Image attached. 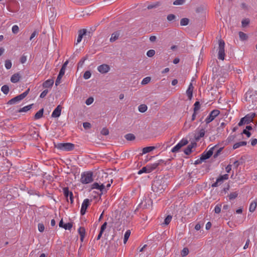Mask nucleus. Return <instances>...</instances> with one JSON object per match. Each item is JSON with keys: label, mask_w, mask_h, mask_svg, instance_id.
<instances>
[{"label": "nucleus", "mask_w": 257, "mask_h": 257, "mask_svg": "<svg viewBox=\"0 0 257 257\" xmlns=\"http://www.w3.org/2000/svg\"><path fill=\"white\" fill-rule=\"evenodd\" d=\"M81 182L83 184L90 183L93 181V173L91 172H83L81 175Z\"/></svg>", "instance_id": "f257e3e1"}, {"label": "nucleus", "mask_w": 257, "mask_h": 257, "mask_svg": "<svg viewBox=\"0 0 257 257\" xmlns=\"http://www.w3.org/2000/svg\"><path fill=\"white\" fill-rule=\"evenodd\" d=\"M29 90L30 89H28L27 90H26L25 92H24L23 93L21 94L20 95H19L14 97L13 98L11 99V100H10L8 101V104L12 105V104H16V103L20 102L21 100H22L25 97H26V96L28 94Z\"/></svg>", "instance_id": "f03ea898"}, {"label": "nucleus", "mask_w": 257, "mask_h": 257, "mask_svg": "<svg viewBox=\"0 0 257 257\" xmlns=\"http://www.w3.org/2000/svg\"><path fill=\"white\" fill-rule=\"evenodd\" d=\"M255 116L254 113H251L246 114L245 116L241 118L238 123V126H242L244 124H249L253 121V119Z\"/></svg>", "instance_id": "7ed1b4c3"}, {"label": "nucleus", "mask_w": 257, "mask_h": 257, "mask_svg": "<svg viewBox=\"0 0 257 257\" xmlns=\"http://www.w3.org/2000/svg\"><path fill=\"white\" fill-rule=\"evenodd\" d=\"M219 46L218 49V58L219 60H223L225 57L224 46L225 43L223 41L220 40L219 41Z\"/></svg>", "instance_id": "20e7f679"}, {"label": "nucleus", "mask_w": 257, "mask_h": 257, "mask_svg": "<svg viewBox=\"0 0 257 257\" xmlns=\"http://www.w3.org/2000/svg\"><path fill=\"white\" fill-rule=\"evenodd\" d=\"M57 148L64 151H70L74 148V145L70 143H60L57 146Z\"/></svg>", "instance_id": "39448f33"}, {"label": "nucleus", "mask_w": 257, "mask_h": 257, "mask_svg": "<svg viewBox=\"0 0 257 257\" xmlns=\"http://www.w3.org/2000/svg\"><path fill=\"white\" fill-rule=\"evenodd\" d=\"M152 205V201L149 198H143V200L139 204V206L140 208L143 209L150 208Z\"/></svg>", "instance_id": "423d86ee"}, {"label": "nucleus", "mask_w": 257, "mask_h": 257, "mask_svg": "<svg viewBox=\"0 0 257 257\" xmlns=\"http://www.w3.org/2000/svg\"><path fill=\"white\" fill-rule=\"evenodd\" d=\"M220 113V111L218 109H214L210 112L209 115L206 118L205 121L207 124L213 121L215 118Z\"/></svg>", "instance_id": "0eeeda50"}, {"label": "nucleus", "mask_w": 257, "mask_h": 257, "mask_svg": "<svg viewBox=\"0 0 257 257\" xmlns=\"http://www.w3.org/2000/svg\"><path fill=\"white\" fill-rule=\"evenodd\" d=\"M228 179V175L226 174L220 176L216 180L215 182L213 183L211 185L212 187H216L219 185H221L224 180H227Z\"/></svg>", "instance_id": "6e6552de"}, {"label": "nucleus", "mask_w": 257, "mask_h": 257, "mask_svg": "<svg viewBox=\"0 0 257 257\" xmlns=\"http://www.w3.org/2000/svg\"><path fill=\"white\" fill-rule=\"evenodd\" d=\"M216 146H213L209 149L207 151L204 152L200 157L201 161H204L207 159H209L213 154V150Z\"/></svg>", "instance_id": "1a4fd4ad"}, {"label": "nucleus", "mask_w": 257, "mask_h": 257, "mask_svg": "<svg viewBox=\"0 0 257 257\" xmlns=\"http://www.w3.org/2000/svg\"><path fill=\"white\" fill-rule=\"evenodd\" d=\"M63 193L67 199V201L70 200L71 204L73 203V195L72 192L69 191L68 187H65L63 189Z\"/></svg>", "instance_id": "9d476101"}, {"label": "nucleus", "mask_w": 257, "mask_h": 257, "mask_svg": "<svg viewBox=\"0 0 257 257\" xmlns=\"http://www.w3.org/2000/svg\"><path fill=\"white\" fill-rule=\"evenodd\" d=\"M90 200L88 199H85L83 200L81 207L80 213L82 215L85 214L86 209L89 205Z\"/></svg>", "instance_id": "9b49d317"}, {"label": "nucleus", "mask_w": 257, "mask_h": 257, "mask_svg": "<svg viewBox=\"0 0 257 257\" xmlns=\"http://www.w3.org/2000/svg\"><path fill=\"white\" fill-rule=\"evenodd\" d=\"M110 70V67L107 64H102L97 67V70L101 74L107 73Z\"/></svg>", "instance_id": "f8f14e48"}, {"label": "nucleus", "mask_w": 257, "mask_h": 257, "mask_svg": "<svg viewBox=\"0 0 257 257\" xmlns=\"http://www.w3.org/2000/svg\"><path fill=\"white\" fill-rule=\"evenodd\" d=\"M62 107L60 105H58L53 110L51 116L52 117L57 118L60 116L61 113Z\"/></svg>", "instance_id": "ddd939ff"}, {"label": "nucleus", "mask_w": 257, "mask_h": 257, "mask_svg": "<svg viewBox=\"0 0 257 257\" xmlns=\"http://www.w3.org/2000/svg\"><path fill=\"white\" fill-rule=\"evenodd\" d=\"M205 134V128H201L196 133L195 139L196 141L199 140L201 138L203 137Z\"/></svg>", "instance_id": "4468645a"}, {"label": "nucleus", "mask_w": 257, "mask_h": 257, "mask_svg": "<svg viewBox=\"0 0 257 257\" xmlns=\"http://www.w3.org/2000/svg\"><path fill=\"white\" fill-rule=\"evenodd\" d=\"M164 162V161L163 160H159L156 162L148 164V166L149 167V169L150 170V172H152L153 170H154L155 169H156L158 166L161 163Z\"/></svg>", "instance_id": "2eb2a0df"}, {"label": "nucleus", "mask_w": 257, "mask_h": 257, "mask_svg": "<svg viewBox=\"0 0 257 257\" xmlns=\"http://www.w3.org/2000/svg\"><path fill=\"white\" fill-rule=\"evenodd\" d=\"M87 34V31L85 29L80 30L78 32V36L76 40V44L79 43L82 39L84 35H86Z\"/></svg>", "instance_id": "dca6fc26"}, {"label": "nucleus", "mask_w": 257, "mask_h": 257, "mask_svg": "<svg viewBox=\"0 0 257 257\" xmlns=\"http://www.w3.org/2000/svg\"><path fill=\"white\" fill-rule=\"evenodd\" d=\"M65 72V71H63V70H62L60 69L59 74H58L57 78L56 79V80L55 81V85L56 86L58 85L60 83L62 77L64 75Z\"/></svg>", "instance_id": "f3484780"}, {"label": "nucleus", "mask_w": 257, "mask_h": 257, "mask_svg": "<svg viewBox=\"0 0 257 257\" xmlns=\"http://www.w3.org/2000/svg\"><path fill=\"white\" fill-rule=\"evenodd\" d=\"M53 84V80L48 79L43 83V87L44 88H51Z\"/></svg>", "instance_id": "a211bd4d"}, {"label": "nucleus", "mask_w": 257, "mask_h": 257, "mask_svg": "<svg viewBox=\"0 0 257 257\" xmlns=\"http://www.w3.org/2000/svg\"><path fill=\"white\" fill-rule=\"evenodd\" d=\"M78 231L80 236V240L82 242L85 235V229L84 227H80Z\"/></svg>", "instance_id": "6ab92c4d"}, {"label": "nucleus", "mask_w": 257, "mask_h": 257, "mask_svg": "<svg viewBox=\"0 0 257 257\" xmlns=\"http://www.w3.org/2000/svg\"><path fill=\"white\" fill-rule=\"evenodd\" d=\"M151 173L150 170L149 169V167L147 165L146 166L143 167L141 170H140L138 174L139 175H141L143 173Z\"/></svg>", "instance_id": "aec40b11"}, {"label": "nucleus", "mask_w": 257, "mask_h": 257, "mask_svg": "<svg viewBox=\"0 0 257 257\" xmlns=\"http://www.w3.org/2000/svg\"><path fill=\"white\" fill-rule=\"evenodd\" d=\"M193 87L192 84H190L186 91V94L190 99L192 97Z\"/></svg>", "instance_id": "412c9836"}, {"label": "nucleus", "mask_w": 257, "mask_h": 257, "mask_svg": "<svg viewBox=\"0 0 257 257\" xmlns=\"http://www.w3.org/2000/svg\"><path fill=\"white\" fill-rule=\"evenodd\" d=\"M20 78V75L18 73H16L12 76L11 81L13 83H17L19 81Z\"/></svg>", "instance_id": "4be33fe9"}, {"label": "nucleus", "mask_w": 257, "mask_h": 257, "mask_svg": "<svg viewBox=\"0 0 257 257\" xmlns=\"http://www.w3.org/2000/svg\"><path fill=\"white\" fill-rule=\"evenodd\" d=\"M246 142L245 141H241L235 143L233 146V149H236L240 147L244 146L246 145Z\"/></svg>", "instance_id": "5701e85b"}, {"label": "nucleus", "mask_w": 257, "mask_h": 257, "mask_svg": "<svg viewBox=\"0 0 257 257\" xmlns=\"http://www.w3.org/2000/svg\"><path fill=\"white\" fill-rule=\"evenodd\" d=\"M155 149V147L150 146L145 147L142 150V154H145L153 151Z\"/></svg>", "instance_id": "b1692460"}, {"label": "nucleus", "mask_w": 257, "mask_h": 257, "mask_svg": "<svg viewBox=\"0 0 257 257\" xmlns=\"http://www.w3.org/2000/svg\"><path fill=\"white\" fill-rule=\"evenodd\" d=\"M119 36V33L118 32H115L112 34L111 37L110 38V41L111 42H113L117 39H118Z\"/></svg>", "instance_id": "393cba45"}, {"label": "nucleus", "mask_w": 257, "mask_h": 257, "mask_svg": "<svg viewBox=\"0 0 257 257\" xmlns=\"http://www.w3.org/2000/svg\"><path fill=\"white\" fill-rule=\"evenodd\" d=\"M44 112L43 108L40 109L35 115L34 117L35 119H38L41 118L43 116Z\"/></svg>", "instance_id": "a878e982"}, {"label": "nucleus", "mask_w": 257, "mask_h": 257, "mask_svg": "<svg viewBox=\"0 0 257 257\" xmlns=\"http://www.w3.org/2000/svg\"><path fill=\"white\" fill-rule=\"evenodd\" d=\"M257 203L256 201L252 202L249 205V211L250 212H253L256 207Z\"/></svg>", "instance_id": "bb28decb"}, {"label": "nucleus", "mask_w": 257, "mask_h": 257, "mask_svg": "<svg viewBox=\"0 0 257 257\" xmlns=\"http://www.w3.org/2000/svg\"><path fill=\"white\" fill-rule=\"evenodd\" d=\"M147 106L145 104H141L138 107V110L141 112H145L147 110Z\"/></svg>", "instance_id": "cd10ccee"}, {"label": "nucleus", "mask_w": 257, "mask_h": 257, "mask_svg": "<svg viewBox=\"0 0 257 257\" xmlns=\"http://www.w3.org/2000/svg\"><path fill=\"white\" fill-rule=\"evenodd\" d=\"M182 148L181 145L178 143L176 145H175L173 148H172L171 151L173 153H176L179 151V150Z\"/></svg>", "instance_id": "c85d7f7f"}, {"label": "nucleus", "mask_w": 257, "mask_h": 257, "mask_svg": "<svg viewBox=\"0 0 257 257\" xmlns=\"http://www.w3.org/2000/svg\"><path fill=\"white\" fill-rule=\"evenodd\" d=\"M1 91L5 94H7L9 92V87L8 85H3L1 88Z\"/></svg>", "instance_id": "c756f323"}, {"label": "nucleus", "mask_w": 257, "mask_h": 257, "mask_svg": "<svg viewBox=\"0 0 257 257\" xmlns=\"http://www.w3.org/2000/svg\"><path fill=\"white\" fill-rule=\"evenodd\" d=\"M193 148L192 146L189 145L184 150V152L186 155H189L192 152V149Z\"/></svg>", "instance_id": "7c9ffc66"}, {"label": "nucleus", "mask_w": 257, "mask_h": 257, "mask_svg": "<svg viewBox=\"0 0 257 257\" xmlns=\"http://www.w3.org/2000/svg\"><path fill=\"white\" fill-rule=\"evenodd\" d=\"M32 108V105H28L23 107L19 110L20 112H27Z\"/></svg>", "instance_id": "2f4dec72"}, {"label": "nucleus", "mask_w": 257, "mask_h": 257, "mask_svg": "<svg viewBox=\"0 0 257 257\" xmlns=\"http://www.w3.org/2000/svg\"><path fill=\"white\" fill-rule=\"evenodd\" d=\"M189 20L187 18H183L180 21V25L182 26H186L188 24Z\"/></svg>", "instance_id": "473e14b6"}, {"label": "nucleus", "mask_w": 257, "mask_h": 257, "mask_svg": "<svg viewBox=\"0 0 257 257\" xmlns=\"http://www.w3.org/2000/svg\"><path fill=\"white\" fill-rule=\"evenodd\" d=\"M125 138L128 141H133L135 140V137L133 134H127L125 136Z\"/></svg>", "instance_id": "72a5a7b5"}, {"label": "nucleus", "mask_w": 257, "mask_h": 257, "mask_svg": "<svg viewBox=\"0 0 257 257\" xmlns=\"http://www.w3.org/2000/svg\"><path fill=\"white\" fill-rule=\"evenodd\" d=\"M250 22L249 19H244L241 21V25L243 27L247 26Z\"/></svg>", "instance_id": "f704fd0d"}, {"label": "nucleus", "mask_w": 257, "mask_h": 257, "mask_svg": "<svg viewBox=\"0 0 257 257\" xmlns=\"http://www.w3.org/2000/svg\"><path fill=\"white\" fill-rule=\"evenodd\" d=\"M159 5V3L156 2V3L148 5L147 6V8L148 10H150V9H152L155 8H156Z\"/></svg>", "instance_id": "c9c22d12"}, {"label": "nucleus", "mask_w": 257, "mask_h": 257, "mask_svg": "<svg viewBox=\"0 0 257 257\" xmlns=\"http://www.w3.org/2000/svg\"><path fill=\"white\" fill-rule=\"evenodd\" d=\"M237 196L238 193L237 192L230 193V194L229 195V199L230 200L234 199L235 198H236Z\"/></svg>", "instance_id": "e433bc0d"}, {"label": "nucleus", "mask_w": 257, "mask_h": 257, "mask_svg": "<svg viewBox=\"0 0 257 257\" xmlns=\"http://www.w3.org/2000/svg\"><path fill=\"white\" fill-rule=\"evenodd\" d=\"M172 217L171 215H168L164 220V224L165 225H168L169 224L170 221H171Z\"/></svg>", "instance_id": "4c0bfd02"}, {"label": "nucleus", "mask_w": 257, "mask_h": 257, "mask_svg": "<svg viewBox=\"0 0 257 257\" xmlns=\"http://www.w3.org/2000/svg\"><path fill=\"white\" fill-rule=\"evenodd\" d=\"M151 81V78L150 77H146L144 78L142 81V84L145 85L149 83Z\"/></svg>", "instance_id": "58836bf2"}, {"label": "nucleus", "mask_w": 257, "mask_h": 257, "mask_svg": "<svg viewBox=\"0 0 257 257\" xmlns=\"http://www.w3.org/2000/svg\"><path fill=\"white\" fill-rule=\"evenodd\" d=\"M91 76V73L90 71H86L84 73L83 78L85 79H88L89 78H90Z\"/></svg>", "instance_id": "ea45409f"}, {"label": "nucleus", "mask_w": 257, "mask_h": 257, "mask_svg": "<svg viewBox=\"0 0 257 257\" xmlns=\"http://www.w3.org/2000/svg\"><path fill=\"white\" fill-rule=\"evenodd\" d=\"M239 37L240 39L242 40H245L247 38V35L245 33H244L243 32H239Z\"/></svg>", "instance_id": "a19ab883"}, {"label": "nucleus", "mask_w": 257, "mask_h": 257, "mask_svg": "<svg viewBox=\"0 0 257 257\" xmlns=\"http://www.w3.org/2000/svg\"><path fill=\"white\" fill-rule=\"evenodd\" d=\"M19 28L17 25H14L12 27V31L14 34H17L19 32Z\"/></svg>", "instance_id": "79ce46f5"}, {"label": "nucleus", "mask_w": 257, "mask_h": 257, "mask_svg": "<svg viewBox=\"0 0 257 257\" xmlns=\"http://www.w3.org/2000/svg\"><path fill=\"white\" fill-rule=\"evenodd\" d=\"M188 253H189L188 249L186 247H185L181 251V254L182 256H186L188 254Z\"/></svg>", "instance_id": "37998d69"}, {"label": "nucleus", "mask_w": 257, "mask_h": 257, "mask_svg": "<svg viewBox=\"0 0 257 257\" xmlns=\"http://www.w3.org/2000/svg\"><path fill=\"white\" fill-rule=\"evenodd\" d=\"M72 227V224L71 223H67L64 224V226H63V228L65 229H68L70 230Z\"/></svg>", "instance_id": "c03bdc74"}, {"label": "nucleus", "mask_w": 257, "mask_h": 257, "mask_svg": "<svg viewBox=\"0 0 257 257\" xmlns=\"http://www.w3.org/2000/svg\"><path fill=\"white\" fill-rule=\"evenodd\" d=\"M200 104L199 101H196L194 104V111H197L200 109Z\"/></svg>", "instance_id": "a18cd8bd"}, {"label": "nucleus", "mask_w": 257, "mask_h": 257, "mask_svg": "<svg viewBox=\"0 0 257 257\" xmlns=\"http://www.w3.org/2000/svg\"><path fill=\"white\" fill-rule=\"evenodd\" d=\"M185 0H175L173 2V5H182L185 3Z\"/></svg>", "instance_id": "49530a36"}, {"label": "nucleus", "mask_w": 257, "mask_h": 257, "mask_svg": "<svg viewBox=\"0 0 257 257\" xmlns=\"http://www.w3.org/2000/svg\"><path fill=\"white\" fill-rule=\"evenodd\" d=\"M155 51L154 50H153V49H151L147 52V55L149 57H153L155 55Z\"/></svg>", "instance_id": "de8ad7c7"}, {"label": "nucleus", "mask_w": 257, "mask_h": 257, "mask_svg": "<svg viewBox=\"0 0 257 257\" xmlns=\"http://www.w3.org/2000/svg\"><path fill=\"white\" fill-rule=\"evenodd\" d=\"M188 142L186 139H182L178 143L181 145L182 147L188 144Z\"/></svg>", "instance_id": "09e8293b"}, {"label": "nucleus", "mask_w": 257, "mask_h": 257, "mask_svg": "<svg viewBox=\"0 0 257 257\" xmlns=\"http://www.w3.org/2000/svg\"><path fill=\"white\" fill-rule=\"evenodd\" d=\"M5 67L7 69H10L12 67V63L10 60L6 61Z\"/></svg>", "instance_id": "8fccbe9b"}, {"label": "nucleus", "mask_w": 257, "mask_h": 257, "mask_svg": "<svg viewBox=\"0 0 257 257\" xmlns=\"http://www.w3.org/2000/svg\"><path fill=\"white\" fill-rule=\"evenodd\" d=\"M221 205H217L214 208V212L216 213H219L221 211Z\"/></svg>", "instance_id": "3c124183"}, {"label": "nucleus", "mask_w": 257, "mask_h": 257, "mask_svg": "<svg viewBox=\"0 0 257 257\" xmlns=\"http://www.w3.org/2000/svg\"><path fill=\"white\" fill-rule=\"evenodd\" d=\"M38 227V230L40 232H42L44 231V230L45 229V227L43 223H39Z\"/></svg>", "instance_id": "603ef678"}, {"label": "nucleus", "mask_w": 257, "mask_h": 257, "mask_svg": "<svg viewBox=\"0 0 257 257\" xmlns=\"http://www.w3.org/2000/svg\"><path fill=\"white\" fill-rule=\"evenodd\" d=\"M94 101V99H93V98L92 97H89L88 98H87L85 101V103L87 105H90L91 104H92L93 103Z\"/></svg>", "instance_id": "864d4df0"}, {"label": "nucleus", "mask_w": 257, "mask_h": 257, "mask_svg": "<svg viewBox=\"0 0 257 257\" xmlns=\"http://www.w3.org/2000/svg\"><path fill=\"white\" fill-rule=\"evenodd\" d=\"M48 93V90L45 89L42 92V93L40 94V97L41 98H44L47 93Z\"/></svg>", "instance_id": "5fc2aeb1"}, {"label": "nucleus", "mask_w": 257, "mask_h": 257, "mask_svg": "<svg viewBox=\"0 0 257 257\" xmlns=\"http://www.w3.org/2000/svg\"><path fill=\"white\" fill-rule=\"evenodd\" d=\"M27 56L23 55L22 56V57L20 58V62L22 64H24L27 61Z\"/></svg>", "instance_id": "6e6d98bb"}, {"label": "nucleus", "mask_w": 257, "mask_h": 257, "mask_svg": "<svg viewBox=\"0 0 257 257\" xmlns=\"http://www.w3.org/2000/svg\"><path fill=\"white\" fill-rule=\"evenodd\" d=\"M92 189H96L99 190L100 185L98 183H94L92 185Z\"/></svg>", "instance_id": "4d7b16f0"}, {"label": "nucleus", "mask_w": 257, "mask_h": 257, "mask_svg": "<svg viewBox=\"0 0 257 257\" xmlns=\"http://www.w3.org/2000/svg\"><path fill=\"white\" fill-rule=\"evenodd\" d=\"M175 17H176L174 15L170 14V15H168V16H167V20L169 21H171L174 20L175 19Z\"/></svg>", "instance_id": "13d9d810"}, {"label": "nucleus", "mask_w": 257, "mask_h": 257, "mask_svg": "<svg viewBox=\"0 0 257 257\" xmlns=\"http://www.w3.org/2000/svg\"><path fill=\"white\" fill-rule=\"evenodd\" d=\"M83 126L85 129H88L91 127V124L89 122H83Z\"/></svg>", "instance_id": "bf43d9fd"}, {"label": "nucleus", "mask_w": 257, "mask_h": 257, "mask_svg": "<svg viewBox=\"0 0 257 257\" xmlns=\"http://www.w3.org/2000/svg\"><path fill=\"white\" fill-rule=\"evenodd\" d=\"M107 222H105L101 226V228H100V231L101 232H103V231L105 230V229H106V226H107Z\"/></svg>", "instance_id": "052dcab7"}, {"label": "nucleus", "mask_w": 257, "mask_h": 257, "mask_svg": "<svg viewBox=\"0 0 257 257\" xmlns=\"http://www.w3.org/2000/svg\"><path fill=\"white\" fill-rule=\"evenodd\" d=\"M130 235H131V230H127L124 233V238L128 239Z\"/></svg>", "instance_id": "680f3d73"}, {"label": "nucleus", "mask_w": 257, "mask_h": 257, "mask_svg": "<svg viewBox=\"0 0 257 257\" xmlns=\"http://www.w3.org/2000/svg\"><path fill=\"white\" fill-rule=\"evenodd\" d=\"M38 34V32L37 31H34L33 33L31 34V36L30 38V40H32Z\"/></svg>", "instance_id": "e2e57ef3"}, {"label": "nucleus", "mask_w": 257, "mask_h": 257, "mask_svg": "<svg viewBox=\"0 0 257 257\" xmlns=\"http://www.w3.org/2000/svg\"><path fill=\"white\" fill-rule=\"evenodd\" d=\"M105 186L103 184L100 185V189L99 190L102 193L104 191H106V189H105Z\"/></svg>", "instance_id": "0e129e2a"}, {"label": "nucleus", "mask_w": 257, "mask_h": 257, "mask_svg": "<svg viewBox=\"0 0 257 257\" xmlns=\"http://www.w3.org/2000/svg\"><path fill=\"white\" fill-rule=\"evenodd\" d=\"M242 133L243 134L246 135L248 138L250 137L251 136L250 133L248 131H247L246 130H244L242 132Z\"/></svg>", "instance_id": "69168bd1"}, {"label": "nucleus", "mask_w": 257, "mask_h": 257, "mask_svg": "<svg viewBox=\"0 0 257 257\" xmlns=\"http://www.w3.org/2000/svg\"><path fill=\"white\" fill-rule=\"evenodd\" d=\"M101 134H103V135L106 136L108 135L109 131L106 128H103L101 131Z\"/></svg>", "instance_id": "338daca9"}, {"label": "nucleus", "mask_w": 257, "mask_h": 257, "mask_svg": "<svg viewBox=\"0 0 257 257\" xmlns=\"http://www.w3.org/2000/svg\"><path fill=\"white\" fill-rule=\"evenodd\" d=\"M250 142H251V145L252 146H254L255 145H256V144H257V139H252L250 140Z\"/></svg>", "instance_id": "774afa93"}]
</instances>
